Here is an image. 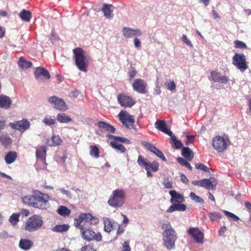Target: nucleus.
Listing matches in <instances>:
<instances>
[{
	"label": "nucleus",
	"mask_w": 251,
	"mask_h": 251,
	"mask_svg": "<svg viewBox=\"0 0 251 251\" xmlns=\"http://www.w3.org/2000/svg\"><path fill=\"white\" fill-rule=\"evenodd\" d=\"M43 193L36 190L34 191L32 195L24 196L22 198V201L24 204L30 207L45 209L47 208L48 201L43 198Z\"/></svg>",
	"instance_id": "nucleus-1"
},
{
	"label": "nucleus",
	"mask_w": 251,
	"mask_h": 251,
	"mask_svg": "<svg viewBox=\"0 0 251 251\" xmlns=\"http://www.w3.org/2000/svg\"><path fill=\"white\" fill-rule=\"evenodd\" d=\"M165 230L163 233L164 246L168 250L174 249L177 236L175 230L173 228L169 222L163 225Z\"/></svg>",
	"instance_id": "nucleus-2"
},
{
	"label": "nucleus",
	"mask_w": 251,
	"mask_h": 251,
	"mask_svg": "<svg viewBox=\"0 0 251 251\" xmlns=\"http://www.w3.org/2000/svg\"><path fill=\"white\" fill-rule=\"evenodd\" d=\"M73 53L77 68L82 72H86L89 59L86 57L85 51L80 48H76L73 50Z\"/></svg>",
	"instance_id": "nucleus-3"
},
{
	"label": "nucleus",
	"mask_w": 251,
	"mask_h": 251,
	"mask_svg": "<svg viewBox=\"0 0 251 251\" xmlns=\"http://www.w3.org/2000/svg\"><path fill=\"white\" fill-rule=\"evenodd\" d=\"M137 163L140 167L145 169L148 177L152 176L151 172H155L159 169V164L157 162L153 161L151 162L141 155L138 156Z\"/></svg>",
	"instance_id": "nucleus-4"
},
{
	"label": "nucleus",
	"mask_w": 251,
	"mask_h": 251,
	"mask_svg": "<svg viewBox=\"0 0 251 251\" xmlns=\"http://www.w3.org/2000/svg\"><path fill=\"white\" fill-rule=\"evenodd\" d=\"M125 194L124 190L116 189L113 191L108 201V204L113 207H121L124 203Z\"/></svg>",
	"instance_id": "nucleus-5"
},
{
	"label": "nucleus",
	"mask_w": 251,
	"mask_h": 251,
	"mask_svg": "<svg viewBox=\"0 0 251 251\" xmlns=\"http://www.w3.org/2000/svg\"><path fill=\"white\" fill-rule=\"evenodd\" d=\"M43 224L40 215H34L28 218L24 226V229L29 232H33L40 228Z\"/></svg>",
	"instance_id": "nucleus-6"
},
{
	"label": "nucleus",
	"mask_w": 251,
	"mask_h": 251,
	"mask_svg": "<svg viewBox=\"0 0 251 251\" xmlns=\"http://www.w3.org/2000/svg\"><path fill=\"white\" fill-rule=\"evenodd\" d=\"M232 64L242 73L248 68L246 56L243 53H235L232 58Z\"/></svg>",
	"instance_id": "nucleus-7"
},
{
	"label": "nucleus",
	"mask_w": 251,
	"mask_h": 251,
	"mask_svg": "<svg viewBox=\"0 0 251 251\" xmlns=\"http://www.w3.org/2000/svg\"><path fill=\"white\" fill-rule=\"evenodd\" d=\"M81 234L82 238L87 241L100 242L102 240V235L100 232L96 233L90 228L81 229Z\"/></svg>",
	"instance_id": "nucleus-8"
},
{
	"label": "nucleus",
	"mask_w": 251,
	"mask_h": 251,
	"mask_svg": "<svg viewBox=\"0 0 251 251\" xmlns=\"http://www.w3.org/2000/svg\"><path fill=\"white\" fill-rule=\"evenodd\" d=\"M229 143L230 142L227 138L217 136L213 138L212 145L219 152H223L226 149Z\"/></svg>",
	"instance_id": "nucleus-9"
},
{
	"label": "nucleus",
	"mask_w": 251,
	"mask_h": 251,
	"mask_svg": "<svg viewBox=\"0 0 251 251\" xmlns=\"http://www.w3.org/2000/svg\"><path fill=\"white\" fill-rule=\"evenodd\" d=\"M118 116L120 121L126 128H132L136 129L135 126L134 125L135 119L133 116L128 114L126 111H122L119 114Z\"/></svg>",
	"instance_id": "nucleus-10"
},
{
	"label": "nucleus",
	"mask_w": 251,
	"mask_h": 251,
	"mask_svg": "<svg viewBox=\"0 0 251 251\" xmlns=\"http://www.w3.org/2000/svg\"><path fill=\"white\" fill-rule=\"evenodd\" d=\"M9 126L13 129H16L23 133L29 128L30 123L27 119H23L20 121L10 123Z\"/></svg>",
	"instance_id": "nucleus-11"
},
{
	"label": "nucleus",
	"mask_w": 251,
	"mask_h": 251,
	"mask_svg": "<svg viewBox=\"0 0 251 251\" xmlns=\"http://www.w3.org/2000/svg\"><path fill=\"white\" fill-rule=\"evenodd\" d=\"M48 101L51 104L53 107L60 111H65L67 109L66 105L64 100L56 96H53L48 99Z\"/></svg>",
	"instance_id": "nucleus-12"
},
{
	"label": "nucleus",
	"mask_w": 251,
	"mask_h": 251,
	"mask_svg": "<svg viewBox=\"0 0 251 251\" xmlns=\"http://www.w3.org/2000/svg\"><path fill=\"white\" fill-rule=\"evenodd\" d=\"M117 100L120 105L125 107H131L136 103L132 98L124 94H119Z\"/></svg>",
	"instance_id": "nucleus-13"
},
{
	"label": "nucleus",
	"mask_w": 251,
	"mask_h": 251,
	"mask_svg": "<svg viewBox=\"0 0 251 251\" xmlns=\"http://www.w3.org/2000/svg\"><path fill=\"white\" fill-rule=\"evenodd\" d=\"M188 233L191 235L198 243H202L203 239V233L197 227H190L187 231Z\"/></svg>",
	"instance_id": "nucleus-14"
},
{
	"label": "nucleus",
	"mask_w": 251,
	"mask_h": 251,
	"mask_svg": "<svg viewBox=\"0 0 251 251\" xmlns=\"http://www.w3.org/2000/svg\"><path fill=\"white\" fill-rule=\"evenodd\" d=\"M133 89L140 94H146L147 83L143 79L138 78L132 84Z\"/></svg>",
	"instance_id": "nucleus-15"
},
{
	"label": "nucleus",
	"mask_w": 251,
	"mask_h": 251,
	"mask_svg": "<svg viewBox=\"0 0 251 251\" xmlns=\"http://www.w3.org/2000/svg\"><path fill=\"white\" fill-rule=\"evenodd\" d=\"M123 35L126 38H132L136 36L142 35V32L139 29H133L130 27H125L123 29Z\"/></svg>",
	"instance_id": "nucleus-16"
},
{
	"label": "nucleus",
	"mask_w": 251,
	"mask_h": 251,
	"mask_svg": "<svg viewBox=\"0 0 251 251\" xmlns=\"http://www.w3.org/2000/svg\"><path fill=\"white\" fill-rule=\"evenodd\" d=\"M209 79L214 82H220L221 83H226L228 81L226 76L216 71L211 72Z\"/></svg>",
	"instance_id": "nucleus-17"
},
{
	"label": "nucleus",
	"mask_w": 251,
	"mask_h": 251,
	"mask_svg": "<svg viewBox=\"0 0 251 251\" xmlns=\"http://www.w3.org/2000/svg\"><path fill=\"white\" fill-rule=\"evenodd\" d=\"M155 126L158 130L168 135L169 136H172L173 132L167 128V125L165 121L157 120L155 123Z\"/></svg>",
	"instance_id": "nucleus-18"
},
{
	"label": "nucleus",
	"mask_w": 251,
	"mask_h": 251,
	"mask_svg": "<svg viewBox=\"0 0 251 251\" xmlns=\"http://www.w3.org/2000/svg\"><path fill=\"white\" fill-rule=\"evenodd\" d=\"M217 184V180L213 177L209 179L204 178L200 180V186L209 189Z\"/></svg>",
	"instance_id": "nucleus-19"
},
{
	"label": "nucleus",
	"mask_w": 251,
	"mask_h": 251,
	"mask_svg": "<svg viewBox=\"0 0 251 251\" xmlns=\"http://www.w3.org/2000/svg\"><path fill=\"white\" fill-rule=\"evenodd\" d=\"M104 224V230L107 232H110L112 229L115 228L117 226H118V223L110 220L108 218H103Z\"/></svg>",
	"instance_id": "nucleus-20"
},
{
	"label": "nucleus",
	"mask_w": 251,
	"mask_h": 251,
	"mask_svg": "<svg viewBox=\"0 0 251 251\" xmlns=\"http://www.w3.org/2000/svg\"><path fill=\"white\" fill-rule=\"evenodd\" d=\"M34 74L36 79H39L41 76L48 79H50V77L49 71L43 67H39L36 68Z\"/></svg>",
	"instance_id": "nucleus-21"
},
{
	"label": "nucleus",
	"mask_w": 251,
	"mask_h": 251,
	"mask_svg": "<svg viewBox=\"0 0 251 251\" xmlns=\"http://www.w3.org/2000/svg\"><path fill=\"white\" fill-rule=\"evenodd\" d=\"M19 248L24 251H28L33 246V242L26 238H22L19 242Z\"/></svg>",
	"instance_id": "nucleus-22"
},
{
	"label": "nucleus",
	"mask_w": 251,
	"mask_h": 251,
	"mask_svg": "<svg viewBox=\"0 0 251 251\" xmlns=\"http://www.w3.org/2000/svg\"><path fill=\"white\" fill-rule=\"evenodd\" d=\"M169 194L171 196L170 202L172 203H182L185 201L183 196L181 194L176 192L175 190L170 191Z\"/></svg>",
	"instance_id": "nucleus-23"
},
{
	"label": "nucleus",
	"mask_w": 251,
	"mask_h": 251,
	"mask_svg": "<svg viewBox=\"0 0 251 251\" xmlns=\"http://www.w3.org/2000/svg\"><path fill=\"white\" fill-rule=\"evenodd\" d=\"M12 101L10 98L4 95H0V108L7 109L10 108Z\"/></svg>",
	"instance_id": "nucleus-24"
},
{
	"label": "nucleus",
	"mask_w": 251,
	"mask_h": 251,
	"mask_svg": "<svg viewBox=\"0 0 251 251\" xmlns=\"http://www.w3.org/2000/svg\"><path fill=\"white\" fill-rule=\"evenodd\" d=\"M186 209V205L181 203H173L167 210L166 212L172 213L175 211H184Z\"/></svg>",
	"instance_id": "nucleus-25"
},
{
	"label": "nucleus",
	"mask_w": 251,
	"mask_h": 251,
	"mask_svg": "<svg viewBox=\"0 0 251 251\" xmlns=\"http://www.w3.org/2000/svg\"><path fill=\"white\" fill-rule=\"evenodd\" d=\"M100 128L110 133H114L115 132V128L112 125L103 121H100L97 123Z\"/></svg>",
	"instance_id": "nucleus-26"
},
{
	"label": "nucleus",
	"mask_w": 251,
	"mask_h": 251,
	"mask_svg": "<svg viewBox=\"0 0 251 251\" xmlns=\"http://www.w3.org/2000/svg\"><path fill=\"white\" fill-rule=\"evenodd\" d=\"M80 218L81 219H86V222L90 223L92 225H96L99 222L98 218L93 217L89 213H81Z\"/></svg>",
	"instance_id": "nucleus-27"
},
{
	"label": "nucleus",
	"mask_w": 251,
	"mask_h": 251,
	"mask_svg": "<svg viewBox=\"0 0 251 251\" xmlns=\"http://www.w3.org/2000/svg\"><path fill=\"white\" fill-rule=\"evenodd\" d=\"M46 151V148L44 146L37 149L36 151V156L37 159L40 160L42 162H45Z\"/></svg>",
	"instance_id": "nucleus-28"
},
{
	"label": "nucleus",
	"mask_w": 251,
	"mask_h": 251,
	"mask_svg": "<svg viewBox=\"0 0 251 251\" xmlns=\"http://www.w3.org/2000/svg\"><path fill=\"white\" fill-rule=\"evenodd\" d=\"M113 7L111 4H104L103 8H102V11L103 12L104 15L107 18H111L113 17V14H112L113 9L112 8Z\"/></svg>",
	"instance_id": "nucleus-29"
},
{
	"label": "nucleus",
	"mask_w": 251,
	"mask_h": 251,
	"mask_svg": "<svg viewBox=\"0 0 251 251\" xmlns=\"http://www.w3.org/2000/svg\"><path fill=\"white\" fill-rule=\"evenodd\" d=\"M17 157V154L15 151H10L7 152L4 157L5 161L7 164L13 163Z\"/></svg>",
	"instance_id": "nucleus-30"
},
{
	"label": "nucleus",
	"mask_w": 251,
	"mask_h": 251,
	"mask_svg": "<svg viewBox=\"0 0 251 251\" xmlns=\"http://www.w3.org/2000/svg\"><path fill=\"white\" fill-rule=\"evenodd\" d=\"M181 154L188 161H191L194 157L193 151L188 147H183Z\"/></svg>",
	"instance_id": "nucleus-31"
},
{
	"label": "nucleus",
	"mask_w": 251,
	"mask_h": 251,
	"mask_svg": "<svg viewBox=\"0 0 251 251\" xmlns=\"http://www.w3.org/2000/svg\"><path fill=\"white\" fill-rule=\"evenodd\" d=\"M56 120L61 123H68L72 121V118L64 113H60L57 115Z\"/></svg>",
	"instance_id": "nucleus-32"
},
{
	"label": "nucleus",
	"mask_w": 251,
	"mask_h": 251,
	"mask_svg": "<svg viewBox=\"0 0 251 251\" xmlns=\"http://www.w3.org/2000/svg\"><path fill=\"white\" fill-rule=\"evenodd\" d=\"M18 65L22 69H26L31 67L32 64L30 61H27L22 56L18 61Z\"/></svg>",
	"instance_id": "nucleus-33"
},
{
	"label": "nucleus",
	"mask_w": 251,
	"mask_h": 251,
	"mask_svg": "<svg viewBox=\"0 0 251 251\" xmlns=\"http://www.w3.org/2000/svg\"><path fill=\"white\" fill-rule=\"evenodd\" d=\"M19 16L23 21L25 22H29L32 17L31 13L25 9L22 10Z\"/></svg>",
	"instance_id": "nucleus-34"
},
{
	"label": "nucleus",
	"mask_w": 251,
	"mask_h": 251,
	"mask_svg": "<svg viewBox=\"0 0 251 251\" xmlns=\"http://www.w3.org/2000/svg\"><path fill=\"white\" fill-rule=\"evenodd\" d=\"M70 226L67 224L56 225L52 228V231L57 232H63L68 231Z\"/></svg>",
	"instance_id": "nucleus-35"
},
{
	"label": "nucleus",
	"mask_w": 251,
	"mask_h": 251,
	"mask_svg": "<svg viewBox=\"0 0 251 251\" xmlns=\"http://www.w3.org/2000/svg\"><path fill=\"white\" fill-rule=\"evenodd\" d=\"M171 137V143L172 144V147L176 150L180 149L183 144L180 141H178L176 139V137L173 134Z\"/></svg>",
	"instance_id": "nucleus-36"
},
{
	"label": "nucleus",
	"mask_w": 251,
	"mask_h": 251,
	"mask_svg": "<svg viewBox=\"0 0 251 251\" xmlns=\"http://www.w3.org/2000/svg\"><path fill=\"white\" fill-rule=\"evenodd\" d=\"M0 142L4 146H8L12 144V139L7 134L0 135Z\"/></svg>",
	"instance_id": "nucleus-37"
},
{
	"label": "nucleus",
	"mask_w": 251,
	"mask_h": 251,
	"mask_svg": "<svg viewBox=\"0 0 251 251\" xmlns=\"http://www.w3.org/2000/svg\"><path fill=\"white\" fill-rule=\"evenodd\" d=\"M58 214L62 216H68L70 214L71 210L65 206H61L57 210Z\"/></svg>",
	"instance_id": "nucleus-38"
},
{
	"label": "nucleus",
	"mask_w": 251,
	"mask_h": 251,
	"mask_svg": "<svg viewBox=\"0 0 251 251\" xmlns=\"http://www.w3.org/2000/svg\"><path fill=\"white\" fill-rule=\"evenodd\" d=\"M90 155L97 159L99 157L100 151L98 148L95 145L90 146Z\"/></svg>",
	"instance_id": "nucleus-39"
},
{
	"label": "nucleus",
	"mask_w": 251,
	"mask_h": 251,
	"mask_svg": "<svg viewBox=\"0 0 251 251\" xmlns=\"http://www.w3.org/2000/svg\"><path fill=\"white\" fill-rule=\"evenodd\" d=\"M110 145L113 148L120 151L121 152H124L126 151V149L122 144L117 143L115 142L111 141L110 143Z\"/></svg>",
	"instance_id": "nucleus-40"
},
{
	"label": "nucleus",
	"mask_w": 251,
	"mask_h": 251,
	"mask_svg": "<svg viewBox=\"0 0 251 251\" xmlns=\"http://www.w3.org/2000/svg\"><path fill=\"white\" fill-rule=\"evenodd\" d=\"M62 142V140L58 135H52L50 143L49 144L50 146H56L59 145Z\"/></svg>",
	"instance_id": "nucleus-41"
},
{
	"label": "nucleus",
	"mask_w": 251,
	"mask_h": 251,
	"mask_svg": "<svg viewBox=\"0 0 251 251\" xmlns=\"http://www.w3.org/2000/svg\"><path fill=\"white\" fill-rule=\"evenodd\" d=\"M43 123L47 126H51L56 123V120L52 119L50 116H46L44 117Z\"/></svg>",
	"instance_id": "nucleus-42"
},
{
	"label": "nucleus",
	"mask_w": 251,
	"mask_h": 251,
	"mask_svg": "<svg viewBox=\"0 0 251 251\" xmlns=\"http://www.w3.org/2000/svg\"><path fill=\"white\" fill-rule=\"evenodd\" d=\"M20 214H12L9 219V222L13 226H15L19 221Z\"/></svg>",
	"instance_id": "nucleus-43"
},
{
	"label": "nucleus",
	"mask_w": 251,
	"mask_h": 251,
	"mask_svg": "<svg viewBox=\"0 0 251 251\" xmlns=\"http://www.w3.org/2000/svg\"><path fill=\"white\" fill-rule=\"evenodd\" d=\"M80 216L81 214L79 215L78 218H75L74 226L77 228L79 229L80 230V231H81V229H83L84 227L83 226L81 225V223L83 221L86 222V219H81L80 218Z\"/></svg>",
	"instance_id": "nucleus-44"
},
{
	"label": "nucleus",
	"mask_w": 251,
	"mask_h": 251,
	"mask_svg": "<svg viewBox=\"0 0 251 251\" xmlns=\"http://www.w3.org/2000/svg\"><path fill=\"white\" fill-rule=\"evenodd\" d=\"M142 144L153 153H154L158 150L154 146L150 143L142 141Z\"/></svg>",
	"instance_id": "nucleus-45"
},
{
	"label": "nucleus",
	"mask_w": 251,
	"mask_h": 251,
	"mask_svg": "<svg viewBox=\"0 0 251 251\" xmlns=\"http://www.w3.org/2000/svg\"><path fill=\"white\" fill-rule=\"evenodd\" d=\"M142 144L153 153H154L158 150L154 146L150 143L142 141Z\"/></svg>",
	"instance_id": "nucleus-46"
},
{
	"label": "nucleus",
	"mask_w": 251,
	"mask_h": 251,
	"mask_svg": "<svg viewBox=\"0 0 251 251\" xmlns=\"http://www.w3.org/2000/svg\"><path fill=\"white\" fill-rule=\"evenodd\" d=\"M191 199L195 202L203 204L204 203L203 200L199 196H197L194 192H191L189 195Z\"/></svg>",
	"instance_id": "nucleus-47"
},
{
	"label": "nucleus",
	"mask_w": 251,
	"mask_h": 251,
	"mask_svg": "<svg viewBox=\"0 0 251 251\" xmlns=\"http://www.w3.org/2000/svg\"><path fill=\"white\" fill-rule=\"evenodd\" d=\"M177 161L180 165L185 166L190 170L192 169L191 165L185 159L181 157H178L177 158Z\"/></svg>",
	"instance_id": "nucleus-48"
},
{
	"label": "nucleus",
	"mask_w": 251,
	"mask_h": 251,
	"mask_svg": "<svg viewBox=\"0 0 251 251\" xmlns=\"http://www.w3.org/2000/svg\"><path fill=\"white\" fill-rule=\"evenodd\" d=\"M209 217L211 221H215L219 220L221 218L222 215L219 212H213L209 213Z\"/></svg>",
	"instance_id": "nucleus-49"
},
{
	"label": "nucleus",
	"mask_w": 251,
	"mask_h": 251,
	"mask_svg": "<svg viewBox=\"0 0 251 251\" xmlns=\"http://www.w3.org/2000/svg\"><path fill=\"white\" fill-rule=\"evenodd\" d=\"M57 190H59L63 195H65L67 198L69 199H72L73 198L72 193L70 191L66 190L63 188H59Z\"/></svg>",
	"instance_id": "nucleus-50"
},
{
	"label": "nucleus",
	"mask_w": 251,
	"mask_h": 251,
	"mask_svg": "<svg viewBox=\"0 0 251 251\" xmlns=\"http://www.w3.org/2000/svg\"><path fill=\"white\" fill-rule=\"evenodd\" d=\"M224 211L225 215L231 220H232L234 221H237L239 220V218L234 214L226 210Z\"/></svg>",
	"instance_id": "nucleus-51"
},
{
	"label": "nucleus",
	"mask_w": 251,
	"mask_h": 251,
	"mask_svg": "<svg viewBox=\"0 0 251 251\" xmlns=\"http://www.w3.org/2000/svg\"><path fill=\"white\" fill-rule=\"evenodd\" d=\"M235 47L237 49H246L247 48L246 44L242 41L235 40L234 42Z\"/></svg>",
	"instance_id": "nucleus-52"
},
{
	"label": "nucleus",
	"mask_w": 251,
	"mask_h": 251,
	"mask_svg": "<svg viewBox=\"0 0 251 251\" xmlns=\"http://www.w3.org/2000/svg\"><path fill=\"white\" fill-rule=\"evenodd\" d=\"M196 168L198 170H203L205 172H209V168L202 163H199L195 165Z\"/></svg>",
	"instance_id": "nucleus-53"
},
{
	"label": "nucleus",
	"mask_w": 251,
	"mask_h": 251,
	"mask_svg": "<svg viewBox=\"0 0 251 251\" xmlns=\"http://www.w3.org/2000/svg\"><path fill=\"white\" fill-rule=\"evenodd\" d=\"M164 80L163 78L161 75H158L156 77L155 82L156 87L160 88L163 85Z\"/></svg>",
	"instance_id": "nucleus-54"
},
{
	"label": "nucleus",
	"mask_w": 251,
	"mask_h": 251,
	"mask_svg": "<svg viewBox=\"0 0 251 251\" xmlns=\"http://www.w3.org/2000/svg\"><path fill=\"white\" fill-rule=\"evenodd\" d=\"M165 85L167 89L171 91L174 90L176 88V85L174 81L166 82Z\"/></svg>",
	"instance_id": "nucleus-55"
},
{
	"label": "nucleus",
	"mask_w": 251,
	"mask_h": 251,
	"mask_svg": "<svg viewBox=\"0 0 251 251\" xmlns=\"http://www.w3.org/2000/svg\"><path fill=\"white\" fill-rule=\"evenodd\" d=\"M137 74V71L134 69L133 68H131V69H130L128 72L129 80L131 81L133 78L135 77Z\"/></svg>",
	"instance_id": "nucleus-56"
},
{
	"label": "nucleus",
	"mask_w": 251,
	"mask_h": 251,
	"mask_svg": "<svg viewBox=\"0 0 251 251\" xmlns=\"http://www.w3.org/2000/svg\"><path fill=\"white\" fill-rule=\"evenodd\" d=\"M181 40L184 43H185L188 46H190V47H193V45L191 41L188 39L186 35H183L181 37Z\"/></svg>",
	"instance_id": "nucleus-57"
},
{
	"label": "nucleus",
	"mask_w": 251,
	"mask_h": 251,
	"mask_svg": "<svg viewBox=\"0 0 251 251\" xmlns=\"http://www.w3.org/2000/svg\"><path fill=\"white\" fill-rule=\"evenodd\" d=\"M154 154H155L157 157L163 160V161H166L167 160L166 158L164 156L163 152L159 150L158 149Z\"/></svg>",
	"instance_id": "nucleus-58"
},
{
	"label": "nucleus",
	"mask_w": 251,
	"mask_h": 251,
	"mask_svg": "<svg viewBox=\"0 0 251 251\" xmlns=\"http://www.w3.org/2000/svg\"><path fill=\"white\" fill-rule=\"evenodd\" d=\"M12 236L10 235L6 231H2L0 232V239H6L9 237H12Z\"/></svg>",
	"instance_id": "nucleus-59"
},
{
	"label": "nucleus",
	"mask_w": 251,
	"mask_h": 251,
	"mask_svg": "<svg viewBox=\"0 0 251 251\" xmlns=\"http://www.w3.org/2000/svg\"><path fill=\"white\" fill-rule=\"evenodd\" d=\"M50 39L51 40V42L53 44H54L56 41L58 40L59 37L56 34H55L54 32L52 31Z\"/></svg>",
	"instance_id": "nucleus-60"
},
{
	"label": "nucleus",
	"mask_w": 251,
	"mask_h": 251,
	"mask_svg": "<svg viewBox=\"0 0 251 251\" xmlns=\"http://www.w3.org/2000/svg\"><path fill=\"white\" fill-rule=\"evenodd\" d=\"M121 251H130L128 241L125 242L123 244V249Z\"/></svg>",
	"instance_id": "nucleus-61"
},
{
	"label": "nucleus",
	"mask_w": 251,
	"mask_h": 251,
	"mask_svg": "<svg viewBox=\"0 0 251 251\" xmlns=\"http://www.w3.org/2000/svg\"><path fill=\"white\" fill-rule=\"evenodd\" d=\"M194 139V136L192 135H187L186 140L185 141V144L188 145L193 143Z\"/></svg>",
	"instance_id": "nucleus-62"
},
{
	"label": "nucleus",
	"mask_w": 251,
	"mask_h": 251,
	"mask_svg": "<svg viewBox=\"0 0 251 251\" xmlns=\"http://www.w3.org/2000/svg\"><path fill=\"white\" fill-rule=\"evenodd\" d=\"M79 93L80 92L78 90H75L74 91L71 92L69 94V96L72 98H76L78 96Z\"/></svg>",
	"instance_id": "nucleus-63"
},
{
	"label": "nucleus",
	"mask_w": 251,
	"mask_h": 251,
	"mask_svg": "<svg viewBox=\"0 0 251 251\" xmlns=\"http://www.w3.org/2000/svg\"><path fill=\"white\" fill-rule=\"evenodd\" d=\"M81 251H96V250H94L91 246H85L83 247L81 249Z\"/></svg>",
	"instance_id": "nucleus-64"
}]
</instances>
